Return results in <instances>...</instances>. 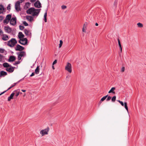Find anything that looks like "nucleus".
Segmentation results:
<instances>
[{
	"label": "nucleus",
	"instance_id": "1",
	"mask_svg": "<svg viewBox=\"0 0 146 146\" xmlns=\"http://www.w3.org/2000/svg\"><path fill=\"white\" fill-rule=\"evenodd\" d=\"M17 42L15 38H12L8 41L7 45L11 47H13L15 45Z\"/></svg>",
	"mask_w": 146,
	"mask_h": 146
},
{
	"label": "nucleus",
	"instance_id": "2",
	"mask_svg": "<svg viewBox=\"0 0 146 146\" xmlns=\"http://www.w3.org/2000/svg\"><path fill=\"white\" fill-rule=\"evenodd\" d=\"M49 129V128L48 127L45 129L41 130L40 132V133L42 135V136L45 135H47Z\"/></svg>",
	"mask_w": 146,
	"mask_h": 146
},
{
	"label": "nucleus",
	"instance_id": "3",
	"mask_svg": "<svg viewBox=\"0 0 146 146\" xmlns=\"http://www.w3.org/2000/svg\"><path fill=\"white\" fill-rule=\"evenodd\" d=\"M65 69L70 73H71L72 70V66L71 64L69 62H68L65 66Z\"/></svg>",
	"mask_w": 146,
	"mask_h": 146
},
{
	"label": "nucleus",
	"instance_id": "4",
	"mask_svg": "<svg viewBox=\"0 0 146 146\" xmlns=\"http://www.w3.org/2000/svg\"><path fill=\"white\" fill-rule=\"evenodd\" d=\"M20 3L19 1H17L15 3V9L18 12L20 11L21 9L20 8Z\"/></svg>",
	"mask_w": 146,
	"mask_h": 146
},
{
	"label": "nucleus",
	"instance_id": "5",
	"mask_svg": "<svg viewBox=\"0 0 146 146\" xmlns=\"http://www.w3.org/2000/svg\"><path fill=\"white\" fill-rule=\"evenodd\" d=\"M28 40L27 39L25 38H23V39H20L19 41V42L21 44L25 45L27 43Z\"/></svg>",
	"mask_w": 146,
	"mask_h": 146
},
{
	"label": "nucleus",
	"instance_id": "6",
	"mask_svg": "<svg viewBox=\"0 0 146 146\" xmlns=\"http://www.w3.org/2000/svg\"><path fill=\"white\" fill-rule=\"evenodd\" d=\"M25 49L24 47L20 45L19 44L17 45L15 47V49L16 51H21Z\"/></svg>",
	"mask_w": 146,
	"mask_h": 146
},
{
	"label": "nucleus",
	"instance_id": "7",
	"mask_svg": "<svg viewBox=\"0 0 146 146\" xmlns=\"http://www.w3.org/2000/svg\"><path fill=\"white\" fill-rule=\"evenodd\" d=\"M35 10V9L34 7L31 8L27 10L26 11L27 13V14H31L33 15Z\"/></svg>",
	"mask_w": 146,
	"mask_h": 146
},
{
	"label": "nucleus",
	"instance_id": "8",
	"mask_svg": "<svg viewBox=\"0 0 146 146\" xmlns=\"http://www.w3.org/2000/svg\"><path fill=\"white\" fill-rule=\"evenodd\" d=\"M10 24L13 25H15L16 24V18L15 17H12L10 21Z\"/></svg>",
	"mask_w": 146,
	"mask_h": 146
},
{
	"label": "nucleus",
	"instance_id": "9",
	"mask_svg": "<svg viewBox=\"0 0 146 146\" xmlns=\"http://www.w3.org/2000/svg\"><path fill=\"white\" fill-rule=\"evenodd\" d=\"M4 30L5 32L8 33H10L12 31L11 28L8 26L5 27Z\"/></svg>",
	"mask_w": 146,
	"mask_h": 146
},
{
	"label": "nucleus",
	"instance_id": "10",
	"mask_svg": "<svg viewBox=\"0 0 146 146\" xmlns=\"http://www.w3.org/2000/svg\"><path fill=\"white\" fill-rule=\"evenodd\" d=\"M10 68H7L6 69V70L7 71V72L11 73L13 72L14 70V68H15V67H13L12 66H11L10 67Z\"/></svg>",
	"mask_w": 146,
	"mask_h": 146
},
{
	"label": "nucleus",
	"instance_id": "11",
	"mask_svg": "<svg viewBox=\"0 0 146 146\" xmlns=\"http://www.w3.org/2000/svg\"><path fill=\"white\" fill-rule=\"evenodd\" d=\"M34 6L38 8H40L41 7V4L39 1H36L34 4Z\"/></svg>",
	"mask_w": 146,
	"mask_h": 146
},
{
	"label": "nucleus",
	"instance_id": "12",
	"mask_svg": "<svg viewBox=\"0 0 146 146\" xmlns=\"http://www.w3.org/2000/svg\"><path fill=\"white\" fill-rule=\"evenodd\" d=\"M40 10V9H35V10L33 12V13L32 15L33 16L36 15L37 16L39 13Z\"/></svg>",
	"mask_w": 146,
	"mask_h": 146
},
{
	"label": "nucleus",
	"instance_id": "13",
	"mask_svg": "<svg viewBox=\"0 0 146 146\" xmlns=\"http://www.w3.org/2000/svg\"><path fill=\"white\" fill-rule=\"evenodd\" d=\"M9 37L6 34H3L2 39L4 41L7 40L9 39Z\"/></svg>",
	"mask_w": 146,
	"mask_h": 146
},
{
	"label": "nucleus",
	"instance_id": "14",
	"mask_svg": "<svg viewBox=\"0 0 146 146\" xmlns=\"http://www.w3.org/2000/svg\"><path fill=\"white\" fill-rule=\"evenodd\" d=\"M88 25V24L87 22H85L83 25L82 31L83 32L86 33V28L87 27V25Z\"/></svg>",
	"mask_w": 146,
	"mask_h": 146
},
{
	"label": "nucleus",
	"instance_id": "15",
	"mask_svg": "<svg viewBox=\"0 0 146 146\" xmlns=\"http://www.w3.org/2000/svg\"><path fill=\"white\" fill-rule=\"evenodd\" d=\"M24 32L26 36H30L31 35V33L30 32V31L26 29H24Z\"/></svg>",
	"mask_w": 146,
	"mask_h": 146
},
{
	"label": "nucleus",
	"instance_id": "16",
	"mask_svg": "<svg viewBox=\"0 0 146 146\" xmlns=\"http://www.w3.org/2000/svg\"><path fill=\"white\" fill-rule=\"evenodd\" d=\"M16 58L14 56H11L9 57L8 61L9 62H13L15 60Z\"/></svg>",
	"mask_w": 146,
	"mask_h": 146
},
{
	"label": "nucleus",
	"instance_id": "17",
	"mask_svg": "<svg viewBox=\"0 0 146 146\" xmlns=\"http://www.w3.org/2000/svg\"><path fill=\"white\" fill-rule=\"evenodd\" d=\"M18 55L21 57L24 56L25 55V52L24 51H21L17 53Z\"/></svg>",
	"mask_w": 146,
	"mask_h": 146
},
{
	"label": "nucleus",
	"instance_id": "18",
	"mask_svg": "<svg viewBox=\"0 0 146 146\" xmlns=\"http://www.w3.org/2000/svg\"><path fill=\"white\" fill-rule=\"evenodd\" d=\"M26 18L30 22H31L33 19V17L31 16H27L26 17Z\"/></svg>",
	"mask_w": 146,
	"mask_h": 146
},
{
	"label": "nucleus",
	"instance_id": "19",
	"mask_svg": "<svg viewBox=\"0 0 146 146\" xmlns=\"http://www.w3.org/2000/svg\"><path fill=\"white\" fill-rule=\"evenodd\" d=\"M31 3L29 2H27L25 3V5L24 6V9H27L30 7Z\"/></svg>",
	"mask_w": 146,
	"mask_h": 146
},
{
	"label": "nucleus",
	"instance_id": "20",
	"mask_svg": "<svg viewBox=\"0 0 146 146\" xmlns=\"http://www.w3.org/2000/svg\"><path fill=\"white\" fill-rule=\"evenodd\" d=\"M18 36L19 39H21L24 37V35L21 32H19V33Z\"/></svg>",
	"mask_w": 146,
	"mask_h": 146
},
{
	"label": "nucleus",
	"instance_id": "21",
	"mask_svg": "<svg viewBox=\"0 0 146 146\" xmlns=\"http://www.w3.org/2000/svg\"><path fill=\"white\" fill-rule=\"evenodd\" d=\"M7 75V72L3 71H1L0 72V77H1L2 76H6Z\"/></svg>",
	"mask_w": 146,
	"mask_h": 146
},
{
	"label": "nucleus",
	"instance_id": "22",
	"mask_svg": "<svg viewBox=\"0 0 146 146\" xmlns=\"http://www.w3.org/2000/svg\"><path fill=\"white\" fill-rule=\"evenodd\" d=\"M15 94V93L14 92L12 93L10 96L8 98V101H10L11 99H13V97Z\"/></svg>",
	"mask_w": 146,
	"mask_h": 146
},
{
	"label": "nucleus",
	"instance_id": "23",
	"mask_svg": "<svg viewBox=\"0 0 146 146\" xmlns=\"http://www.w3.org/2000/svg\"><path fill=\"white\" fill-rule=\"evenodd\" d=\"M4 10V8L2 5H0V14L2 13Z\"/></svg>",
	"mask_w": 146,
	"mask_h": 146
},
{
	"label": "nucleus",
	"instance_id": "24",
	"mask_svg": "<svg viewBox=\"0 0 146 146\" xmlns=\"http://www.w3.org/2000/svg\"><path fill=\"white\" fill-rule=\"evenodd\" d=\"M3 66L5 68H7L10 67L11 66L10 65L7 63L5 62L3 64Z\"/></svg>",
	"mask_w": 146,
	"mask_h": 146
},
{
	"label": "nucleus",
	"instance_id": "25",
	"mask_svg": "<svg viewBox=\"0 0 146 146\" xmlns=\"http://www.w3.org/2000/svg\"><path fill=\"white\" fill-rule=\"evenodd\" d=\"M115 87H112L111 89L109 91L108 93H112L113 94L115 93V92L113 91L115 90Z\"/></svg>",
	"mask_w": 146,
	"mask_h": 146
},
{
	"label": "nucleus",
	"instance_id": "26",
	"mask_svg": "<svg viewBox=\"0 0 146 146\" xmlns=\"http://www.w3.org/2000/svg\"><path fill=\"white\" fill-rule=\"evenodd\" d=\"M47 16V11H46V12L45 13L44 15V21L45 22H46L47 21V19H46V17Z\"/></svg>",
	"mask_w": 146,
	"mask_h": 146
},
{
	"label": "nucleus",
	"instance_id": "27",
	"mask_svg": "<svg viewBox=\"0 0 146 146\" xmlns=\"http://www.w3.org/2000/svg\"><path fill=\"white\" fill-rule=\"evenodd\" d=\"M108 96V95H107L106 96H104L103 98H102L100 101V102L101 103L103 101H104L107 98V97Z\"/></svg>",
	"mask_w": 146,
	"mask_h": 146
},
{
	"label": "nucleus",
	"instance_id": "28",
	"mask_svg": "<svg viewBox=\"0 0 146 146\" xmlns=\"http://www.w3.org/2000/svg\"><path fill=\"white\" fill-rule=\"evenodd\" d=\"M39 72V66H37L35 70V73L36 74H38Z\"/></svg>",
	"mask_w": 146,
	"mask_h": 146
},
{
	"label": "nucleus",
	"instance_id": "29",
	"mask_svg": "<svg viewBox=\"0 0 146 146\" xmlns=\"http://www.w3.org/2000/svg\"><path fill=\"white\" fill-rule=\"evenodd\" d=\"M11 15L10 14H9L6 16V18H7V19H8L9 21H10L11 18Z\"/></svg>",
	"mask_w": 146,
	"mask_h": 146
},
{
	"label": "nucleus",
	"instance_id": "30",
	"mask_svg": "<svg viewBox=\"0 0 146 146\" xmlns=\"http://www.w3.org/2000/svg\"><path fill=\"white\" fill-rule=\"evenodd\" d=\"M125 108L127 110V111H128V108L127 106V103L126 102H125L124 103Z\"/></svg>",
	"mask_w": 146,
	"mask_h": 146
},
{
	"label": "nucleus",
	"instance_id": "31",
	"mask_svg": "<svg viewBox=\"0 0 146 146\" xmlns=\"http://www.w3.org/2000/svg\"><path fill=\"white\" fill-rule=\"evenodd\" d=\"M137 25L138 27L139 28H142L143 26V25L140 23H138Z\"/></svg>",
	"mask_w": 146,
	"mask_h": 146
},
{
	"label": "nucleus",
	"instance_id": "32",
	"mask_svg": "<svg viewBox=\"0 0 146 146\" xmlns=\"http://www.w3.org/2000/svg\"><path fill=\"white\" fill-rule=\"evenodd\" d=\"M9 20L7 19V18H5V19L3 21V22L4 23L7 24L9 22Z\"/></svg>",
	"mask_w": 146,
	"mask_h": 146
},
{
	"label": "nucleus",
	"instance_id": "33",
	"mask_svg": "<svg viewBox=\"0 0 146 146\" xmlns=\"http://www.w3.org/2000/svg\"><path fill=\"white\" fill-rule=\"evenodd\" d=\"M116 97L115 96H113L111 99V101L112 102H114L116 100Z\"/></svg>",
	"mask_w": 146,
	"mask_h": 146
},
{
	"label": "nucleus",
	"instance_id": "34",
	"mask_svg": "<svg viewBox=\"0 0 146 146\" xmlns=\"http://www.w3.org/2000/svg\"><path fill=\"white\" fill-rule=\"evenodd\" d=\"M117 40L118 42L119 46V47H121V44L120 42V41L119 38H117Z\"/></svg>",
	"mask_w": 146,
	"mask_h": 146
},
{
	"label": "nucleus",
	"instance_id": "35",
	"mask_svg": "<svg viewBox=\"0 0 146 146\" xmlns=\"http://www.w3.org/2000/svg\"><path fill=\"white\" fill-rule=\"evenodd\" d=\"M63 42L62 40H61L60 41V44H59V48H60Z\"/></svg>",
	"mask_w": 146,
	"mask_h": 146
},
{
	"label": "nucleus",
	"instance_id": "36",
	"mask_svg": "<svg viewBox=\"0 0 146 146\" xmlns=\"http://www.w3.org/2000/svg\"><path fill=\"white\" fill-rule=\"evenodd\" d=\"M12 87L11 86V87H9L7 90H6L5 91H4V92H2V93L0 94V96L1 95H2V94H3V93H4L5 92H6L7 91V90H10V89H11Z\"/></svg>",
	"mask_w": 146,
	"mask_h": 146
},
{
	"label": "nucleus",
	"instance_id": "37",
	"mask_svg": "<svg viewBox=\"0 0 146 146\" xmlns=\"http://www.w3.org/2000/svg\"><path fill=\"white\" fill-rule=\"evenodd\" d=\"M117 101L118 102L121 104L122 106H124V104L123 102H122L120 101L119 100H117Z\"/></svg>",
	"mask_w": 146,
	"mask_h": 146
},
{
	"label": "nucleus",
	"instance_id": "38",
	"mask_svg": "<svg viewBox=\"0 0 146 146\" xmlns=\"http://www.w3.org/2000/svg\"><path fill=\"white\" fill-rule=\"evenodd\" d=\"M23 24L25 26H28V24L25 21H23Z\"/></svg>",
	"mask_w": 146,
	"mask_h": 146
},
{
	"label": "nucleus",
	"instance_id": "39",
	"mask_svg": "<svg viewBox=\"0 0 146 146\" xmlns=\"http://www.w3.org/2000/svg\"><path fill=\"white\" fill-rule=\"evenodd\" d=\"M19 28L20 30H23V29H24V27L23 26L20 25L19 26Z\"/></svg>",
	"mask_w": 146,
	"mask_h": 146
},
{
	"label": "nucleus",
	"instance_id": "40",
	"mask_svg": "<svg viewBox=\"0 0 146 146\" xmlns=\"http://www.w3.org/2000/svg\"><path fill=\"white\" fill-rule=\"evenodd\" d=\"M19 82H20V81H18L16 83H14L11 86L12 87H14V86H15L16 85V84L17 83H18Z\"/></svg>",
	"mask_w": 146,
	"mask_h": 146
},
{
	"label": "nucleus",
	"instance_id": "41",
	"mask_svg": "<svg viewBox=\"0 0 146 146\" xmlns=\"http://www.w3.org/2000/svg\"><path fill=\"white\" fill-rule=\"evenodd\" d=\"M107 97H108V98L106 99V101H109L111 99V97L110 96H108Z\"/></svg>",
	"mask_w": 146,
	"mask_h": 146
},
{
	"label": "nucleus",
	"instance_id": "42",
	"mask_svg": "<svg viewBox=\"0 0 146 146\" xmlns=\"http://www.w3.org/2000/svg\"><path fill=\"white\" fill-rule=\"evenodd\" d=\"M61 8L62 9H65L66 8V6L65 5H62L61 6Z\"/></svg>",
	"mask_w": 146,
	"mask_h": 146
},
{
	"label": "nucleus",
	"instance_id": "43",
	"mask_svg": "<svg viewBox=\"0 0 146 146\" xmlns=\"http://www.w3.org/2000/svg\"><path fill=\"white\" fill-rule=\"evenodd\" d=\"M125 68L124 67H123L121 69V72H124L125 71Z\"/></svg>",
	"mask_w": 146,
	"mask_h": 146
},
{
	"label": "nucleus",
	"instance_id": "44",
	"mask_svg": "<svg viewBox=\"0 0 146 146\" xmlns=\"http://www.w3.org/2000/svg\"><path fill=\"white\" fill-rule=\"evenodd\" d=\"M4 50L2 48H0V52L1 53H3L4 52Z\"/></svg>",
	"mask_w": 146,
	"mask_h": 146
},
{
	"label": "nucleus",
	"instance_id": "45",
	"mask_svg": "<svg viewBox=\"0 0 146 146\" xmlns=\"http://www.w3.org/2000/svg\"><path fill=\"white\" fill-rule=\"evenodd\" d=\"M11 7L10 6V5H8V6L7 7V9L8 10H10V9Z\"/></svg>",
	"mask_w": 146,
	"mask_h": 146
},
{
	"label": "nucleus",
	"instance_id": "46",
	"mask_svg": "<svg viewBox=\"0 0 146 146\" xmlns=\"http://www.w3.org/2000/svg\"><path fill=\"white\" fill-rule=\"evenodd\" d=\"M19 94H20L19 92H17L15 96L16 97H17L18 96V95H19Z\"/></svg>",
	"mask_w": 146,
	"mask_h": 146
},
{
	"label": "nucleus",
	"instance_id": "47",
	"mask_svg": "<svg viewBox=\"0 0 146 146\" xmlns=\"http://www.w3.org/2000/svg\"><path fill=\"white\" fill-rule=\"evenodd\" d=\"M3 33L2 31L0 29V35L2 34L3 35Z\"/></svg>",
	"mask_w": 146,
	"mask_h": 146
},
{
	"label": "nucleus",
	"instance_id": "48",
	"mask_svg": "<svg viewBox=\"0 0 146 146\" xmlns=\"http://www.w3.org/2000/svg\"><path fill=\"white\" fill-rule=\"evenodd\" d=\"M3 16H0V21H1L3 20Z\"/></svg>",
	"mask_w": 146,
	"mask_h": 146
},
{
	"label": "nucleus",
	"instance_id": "49",
	"mask_svg": "<svg viewBox=\"0 0 146 146\" xmlns=\"http://www.w3.org/2000/svg\"><path fill=\"white\" fill-rule=\"evenodd\" d=\"M57 62V60H55L53 62L52 65H53L54 64H55Z\"/></svg>",
	"mask_w": 146,
	"mask_h": 146
},
{
	"label": "nucleus",
	"instance_id": "50",
	"mask_svg": "<svg viewBox=\"0 0 146 146\" xmlns=\"http://www.w3.org/2000/svg\"><path fill=\"white\" fill-rule=\"evenodd\" d=\"M18 59L19 60H20L21 59V56H20L19 55H18Z\"/></svg>",
	"mask_w": 146,
	"mask_h": 146
},
{
	"label": "nucleus",
	"instance_id": "51",
	"mask_svg": "<svg viewBox=\"0 0 146 146\" xmlns=\"http://www.w3.org/2000/svg\"><path fill=\"white\" fill-rule=\"evenodd\" d=\"M3 56L1 54H0V59L1 60L3 58Z\"/></svg>",
	"mask_w": 146,
	"mask_h": 146
},
{
	"label": "nucleus",
	"instance_id": "52",
	"mask_svg": "<svg viewBox=\"0 0 146 146\" xmlns=\"http://www.w3.org/2000/svg\"><path fill=\"white\" fill-rule=\"evenodd\" d=\"M35 75V73L34 72H33L30 75V77H32Z\"/></svg>",
	"mask_w": 146,
	"mask_h": 146
},
{
	"label": "nucleus",
	"instance_id": "53",
	"mask_svg": "<svg viewBox=\"0 0 146 146\" xmlns=\"http://www.w3.org/2000/svg\"><path fill=\"white\" fill-rule=\"evenodd\" d=\"M15 62H16V64H19L20 63V62L19 61H16Z\"/></svg>",
	"mask_w": 146,
	"mask_h": 146
},
{
	"label": "nucleus",
	"instance_id": "54",
	"mask_svg": "<svg viewBox=\"0 0 146 146\" xmlns=\"http://www.w3.org/2000/svg\"><path fill=\"white\" fill-rule=\"evenodd\" d=\"M36 1V0H30V1L32 3L35 2Z\"/></svg>",
	"mask_w": 146,
	"mask_h": 146
},
{
	"label": "nucleus",
	"instance_id": "55",
	"mask_svg": "<svg viewBox=\"0 0 146 146\" xmlns=\"http://www.w3.org/2000/svg\"><path fill=\"white\" fill-rule=\"evenodd\" d=\"M120 51H121V52L122 51V47H119Z\"/></svg>",
	"mask_w": 146,
	"mask_h": 146
},
{
	"label": "nucleus",
	"instance_id": "56",
	"mask_svg": "<svg viewBox=\"0 0 146 146\" xmlns=\"http://www.w3.org/2000/svg\"><path fill=\"white\" fill-rule=\"evenodd\" d=\"M21 91L23 92H26V90H22Z\"/></svg>",
	"mask_w": 146,
	"mask_h": 146
},
{
	"label": "nucleus",
	"instance_id": "57",
	"mask_svg": "<svg viewBox=\"0 0 146 146\" xmlns=\"http://www.w3.org/2000/svg\"><path fill=\"white\" fill-rule=\"evenodd\" d=\"M98 24L97 23H96L95 25L96 26H98Z\"/></svg>",
	"mask_w": 146,
	"mask_h": 146
},
{
	"label": "nucleus",
	"instance_id": "58",
	"mask_svg": "<svg viewBox=\"0 0 146 146\" xmlns=\"http://www.w3.org/2000/svg\"><path fill=\"white\" fill-rule=\"evenodd\" d=\"M52 68L53 70H54L55 69V68H54V67L53 65L52 66Z\"/></svg>",
	"mask_w": 146,
	"mask_h": 146
},
{
	"label": "nucleus",
	"instance_id": "59",
	"mask_svg": "<svg viewBox=\"0 0 146 146\" xmlns=\"http://www.w3.org/2000/svg\"><path fill=\"white\" fill-rule=\"evenodd\" d=\"M17 64H16V62H15L13 64V65H17Z\"/></svg>",
	"mask_w": 146,
	"mask_h": 146
},
{
	"label": "nucleus",
	"instance_id": "60",
	"mask_svg": "<svg viewBox=\"0 0 146 146\" xmlns=\"http://www.w3.org/2000/svg\"><path fill=\"white\" fill-rule=\"evenodd\" d=\"M114 5H116V3L115 2L114 3Z\"/></svg>",
	"mask_w": 146,
	"mask_h": 146
},
{
	"label": "nucleus",
	"instance_id": "61",
	"mask_svg": "<svg viewBox=\"0 0 146 146\" xmlns=\"http://www.w3.org/2000/svg\"><path fill=\"white\" fill-rule=\"evenodd\" d=\"M20 93L21 94H22V92H20Z\"/></svg>",
	"mask_w": 146,
	"mask_h": 146
},
{
	"label": "nucleus",
	"instance_id": "62",
	"mask_svg": "<svg viewBox=\"0 0 146 146\" xmlns=\"http://www.w3.org/2000/svg\"><path fill=\"white\" fill-rule=\"evenodd\" d=\"M25 95H26V94H25V95H24V96H25Z\"/></svg>",
	"mask_w": 146,
	"mask_h": 146
},
{
	"label": "nucleus",
	"instance_id": "63",
	"mask_svg": "<svg viewBox=\"0 0 146 146\" xmlns=\"http://www.w3.org/2000/svg\"><path fill=\"white\" fill-rule=\"evenodd\" d=\"M14 91V92H15V91Z\"/></svg>",
	"mask_w": 146,
	"mask_h": 146
}]
</instances>
